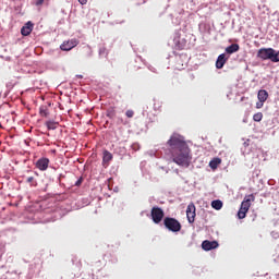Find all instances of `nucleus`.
I'll return each mask as SVG.
<instances>
[{
    "instance_id": "nucleus-1",
    "label": "nucleus",
    "mask_w": 279,
    "mask_h": 279,
    "mask_svg": "<svg viewBox=\"0 0 279 279\" xmlns=\"http://www.w3.org/2000/svg\"><path fill=\"white\" fill-rule=\"evenodd\" d=\"M167 146L169 153L171 155L172 162L178 165L179 167H191V160H193V156H191V148L184 136L173 133L167 142Z\"/></svg>"
},
{
    "instance_id": "nucleus-2",
    "label": "nucleus",
    "mask_w": 279,
    "mask_h": 279,
    "mask_svg": "<svg viewBox=\"0 0 279 279\" xmlns=\"http://www.w3.org/2000/svg\"><path fill=\"white\" fill-rule=\"evenodd\" d=\"M257 58L259 60H270V62H279V50L274 48H260L257 51Z\"/></svg>"
},
{
    "instance_id": "nucleus-3",
    "label": "nucleus",
    "mask_w": 279,
    "mask_h": 279,
    "mask_svg": "<svg viewBox=\"0 0 279 279\" xmlns=\"http://www.w3.org/2000/svg\"><path fill=\"white\" fill-rule=\"evenodd\" d=\"M163 226L170 232H180V230H182V225L180 223V221L171 217H166L163 219Z\"/></svg>"
},
{
    "instance_id": "nucleus-4",
    "label": "nucleus",
    "mask_w": 279,
    "mask_h": 279,
    "mask_svg": "<svg viewBox=\"0 0 279 279\" xmlns=\"http://www.w3.org/2000/svg\"><path fill=\"white\" fill-rule=\"evenodd\" d=\"M150 217L154 223H160L165 219V211L160 207H153L150 210Z\"/></svg>"
},
{
    "instance_id": "nucleus-5",
    "label": "nucleus",
    "mask_w": 279,
    "mask_h": 279,
    "mask_svg": "<svg viewBox=\"0 0 279 279\" xmlns=\"http://www.w3.org/2000/svg\"><path fill=\"white\" fill-rule=\"evenodd\" d=\"M80 45V40L72 38L69 40H65L61 44L60 49L61 51H71V49H75Z\"/></svg>"
},
{
    "instance_id": "nucleus-6",
    "label": "nucleus",
    "mask_w": 279,
    "mask_h": 279,
    "mask_svg": "<svg viewBox=\"0 0 279 279\" xmlns=\"http://www.w3.org/2000/svg\"><path fill=\"white\" fill-rule=\"evenodd\" d=\"M186 217L189 223H195V217H197L195 204L190 203L186 207Z\"/></svg>"
},
{
    "instance_id": "nucleus-7",
    "label": "nucleus",
    "mask_w": 279,
    "mask_h": 279,
    "mask_svg": "<svg viewBox=\"0 0 279 279\" xmlns=\"http://www.w3.org/2000/svg\"><path fill=\"white\" fill-rule=\"evenodd\" d=\"M257 98L259 102L256 104V108H263V104L267 101V99L269 98V94L267 93V90L260 89L257 94Z\"/></svg>"
},
{
    "instance_id": "nucleus-8",
    "label": "nucleus",
    "mask_w": 279,
    "mask_h": 279,
    "mask_svg": "<svg viewBox=\"0 0 279 279\" xmlns=\"http://www.w3.org/2000/svg\"><path fill=\"white\" fill-rule=\"evenodd\" d=\"M219 247V243L217 241H208L205 240L202 243V248L205 250V252H210V250H217Z\"/></svg>"
},
{
    "instance_id": "nucleus-9",
    "label": "nucleus",
    "mask_w": 279,
    "mask_h": 279,
    "mask_svg": "<svg viewBox=\"0 0 279 279\" xmlns=\"http://www.w3.org/2000/svg\"><path fill=\"white\" fill-rule=\"evenodd\" d=\"M256 197L254 194L246 195L241 204L242 208H245L246 210H250L252 207V202H255Z\"/></svg>"
},
{
    "instance_id": "nucleus-10",
    "label": "nucleus",
    "mask_w": 279,
    "mask_h": 279,
    "mask_svg": "<svg viewBox=\"0 0 279 279\" xmlns=\"http://www.w3.org/2000/svg\"><path fill=\"white\" fill-rule=\"evenodd\" d=\"M36 167L39 171H47V169H49V158H40L36 162Z\"/></svg>"
},
{
    "instance_id": "nucleus-11",
    "label": "nucleus",
    "mask_w": 279,
    "mask_h": 279,
    "mask_svg": "<svg viewBox=\"0 0 279 279\" xmlns=\"http://www.w3.org/2000/svg\"><path fill=\"white\" fill-rule=\"evenodd\" d=\"M34 31V24L32 22H27L22 28L21 34L22 36H29Z\"/></svg>"
},
{
    "instance_id": "nucleus-12",
    "label": "nucleus",
    "mask_w": 279,
    "mask_h": 279,
    "mask_svg": "<svg viewBox=\"0 0 279 279\" xmlns=\"http://www.w3.org/2000/svg\"><path fill=\"white\" fill-rule=\"evenodd\" d=\"M228 62V58H226V53H221L216 61V69H221Z\"/></svg>"
},
{
    "instance_id": "nucleus-13",
    "label": "nucleus",
    "mask_w": 279,
    "mask_h": 279,
    "mask_svg": "<svg viewBox=\"0 0 279 279\" xmlns=\"http://www.w3.org/2000/svg\"><path fill=\"white\" fill-rule=\"evenodd\" d=\"M112 158H113L112 153H110L109 150H104L102 165L108 167V163L110 162V160H112Z\"/></svg>"
},
{
    "instance_id": "nucleus-14",
    "label": "nucleus",
    "mask_w": 279,
    "mask_h": 279,
    "mask_svg": "<svg viewBox=\"0 0 279 279\" xmlns=\"http://www.w3.org/2000/svg\"><path fill=\"white\" fill-rule=\"evenodd\" d=\"M239 49H241L239 44H232L226 48V52L232 54V53H236Z\"/></svg>"
},
{
    "instance_id": "nucleus-15",
    "label": "nucleus",
    "mask_w": 279,
    "mask_h": 279,
    "mask_svg": "<svg viewBox=\"0 0 279 279\" xmlns=\"http://www.w3.org/2000/svg\"><path fill=\"white\" fill-rule=\"evenodd\" d=\"M219 165H221V158H219V157H216L209 161L210 169L215 170V169H217V167H219Z\"/></svg>"
},
{
    "instance_id": "nucleus-16",
    "label": "nucleus",
    "mask_w": 279,
    "mask_h": 279,
    "mask_svg": "<svg viewBox=\"0 0 279 279\" xmlns=\"http://www.w3.org/2000/svg\"><path fill=\"white\" fill-rule=\"evenodd\" d=\"M211 208H214L215 210H221V208H223V202H221L220 199L213 201Z\"/></svg>"
},
{
    "instance_id": "nucleus-17",
    "label": "nucleus",
    "mask_w": 279,
    "mask_h": 279,
    "mask_svg": "<svg viewBox=\"0 0 279 279\" xmlns=\"http://www.w3.org/2000/svg\"><path fill=\"white\" fill-rule=\"evenodd\" d=\"M248 211H250V209H245L244 207H240V209L238 211L239 219H245V217H247Z\"/></svg>"
},
{
    "instance_id": "nucleus-18",
    "label": "nucleus",
    "mask_w": 279,
    "mask_h": 279,
    "mask_svg": "<svg viewBox=\"0 0 279 279\" xmlns=\"http://www.w3.org/2000/svg\"><path fill=\"white\" fill-rule=\"evenodd\" d=\"M174 45L179 51H182L184 49V44L180 43V34H177V37H174Z\"/></svg>"
},
{
    "instance_id": "nucleus-19",
    "label": "nucleus",
    "mask_w": 279,
    "mask_h": 279,
    "mask_svg": "<svg viewBox=\"0 0 279 279\" xmlns=\"http://www.w3.org/2000/svg\"><path fill=\"white\" fill-rule=\"evenodd\" d=\"M39 114L40 117H45V118L49 117V108L47 106H41L39 108Z\"/></svg>"
},
{
    "instance_id": "nucleus-20",
    "label": "nucleus",
    "mask_w": 279,
    "mask_h": 279,
    "mask_svg": "<svg viewBox=\"0 0 279 279\" xmlns=\"http://www.w3.org/2000/svg\"><path fill=\"white\" fill-rule=\"evenodd\" d=\"M46 126L48 130H56L58 128V124L53 121H47Z\"/></svg>"
},
{
    "instance_id": "nucleus-21",
    "label": "nucleus",
    "mask_w": 279,
    "mask_h": 279,
    "mask_svg": "<svg viewBox=\"0 0 279 279\" xmlns=\"http://www.w3.org/2000/svg\"><path fill=\"white\" fill-rule=\"evenodd\" d=\"M99 56L100 58H108V49L106 47H101L99 49Z\"/></svg>"
},
{
    "instance_id": "nucleus-22",
    "label": "nucleus",
    "mask_w": 279,
    "mask_h": 279,
    "mask_svg": "<svg viewBox=\"0 0 279 279\" xmlns=\"http://www.w3.org/2000/svg\"><path fill=\"white\" fill-rule=\"evenodd\" d=\"M253 120L259 123V121H263V112H257L253 116Z\"/></svg>"
},
{
    "instance_id": "nucleus-23",
    "label": "nucleus",
    "mask_w": 279,
    "mask_h": 279,
    "mask_svg": "<svg viewBox=\"0 0 279 279\" xmlns=\"http://www.w3.org/2000/svg\"><path fill=\"white\" fill-rule=\"evenodd\" d=\"M125 117H128V119H132L134 117V110H132V109L126 110Z\"/></svg>"
},
{
    "instance_id": "nucleus-24",
    "label": "nucleus",
    "mask_w": 279,
    "mask_h": 279,
    "mask_svg": "<svg viewBox=\"0 0 279 279\" xmlns=\"http://www.w3.org/2000/svg\"><path fill=\"white\" fill-rule=\"evenodd\" d=\"M82 182H84V179L80 178V179L75 182V186H82Z\"/></svg>"
},
{
    "instance_id": "nucleus-25",
    "label": "nucleus",
    "mask_w": 279,
    "mask_h": 279,
    "mask_svg": "<svg viewBox=\"0 0 279 279\" xmlns=\"http://www.w3.org/2000/svg\"><path fill=\"white\" fill-rule=\"evenodd\" d=\"M118 123H120L121 125H128V121H124L122 118L118 120Z\"/></svg>"
},
{
    "instance_id": "nucleus-26",
    "label": "nucleus",
    "mask_w": 279,
    "mask_h": 279,
    "mask_svg": "<svg viewBox=\"0 0 279 279\" xmlns=\"http://www.w3.org/2000/svg\"><path fill=\"white\" fill-rule=\"evenodd\" d=\"M26 182H27L28 184H33V183H34V177H28V178L26 179Z\"/></svg>"
},
{
    "instance_id": "nucleus-27",
    "label": "nucleus",
    "mask_w": 279,
    "mask_h": 279,
    "mask_svg": "<svg viewBox=\"0 0 279 279\" xmlns=\"http://www.w3.org/2000/svg\"><path fill=\"white\" fill-rule=\"evenodd\" d=\"M45 3V0H37L35 2V5H43Z\"/></svg>"
},
{
    "instance_id": "nucleus-28",
    "label": "nucleus",
    "mask_w": 279,
    "mask_h": 279,
    "mask_svg": "<svg viewBox=\"0 0 279 279\" xmlns=\"http://www.w3.org/2000/svg\"><path fill=\"white\" fill-rule=\"evenodd\" d=\"M78 3H81V5H86L88 3V0H78Z\"/></svg>"
},
{
    "instance_id": "nucleus-29",
    "label": "nucleus",
    "mask_w": 279,
    "mask_h": 279,
    "mask_svg": "<svg viewBox=\"0 0 279 279\" xmlns=\"http://www.w3.org/2000/svg\"><path fill=\"white\" fill-rule=\"evenodd\" d=\"M159 108L156 107V104H155V110H158Z\"/></svg>"
},
{
    "instance_id": "nucleus-30",
    "label": "nucleus",
    "mask_w": 279,
    "mask_h": 279,
    "mask_svg": "<svg viewBox=\"0 0 279 279\" xmlns=\"http://www.w3.org/2000/svg\"><path fill=\"white\" fill-rule=\"evenodd\" d=\"M243 99H245V97H242V98H241V101H243Z\"/></svg>"
}]
</instances>
